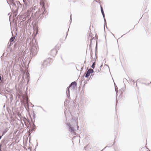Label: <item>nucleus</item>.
I'll return each instance as SVG.
<instances>
[{"label": "nucleus", "instance_id": "obj_1", "mask_svg": "<svg viewBox=\"0 0 151 151\" xmlns=\"http://www.w3.org/2000/svg\"><path fill=\"white\" fill-rule=\"evenodd\" d=\"M31 48L30 49L31 55L33 56L35 55L37 53L38 51V47L37 45L35 43L31 44Z\"/></svg>", "mask_w": 151, "mask_h": 151}, {"label": "nucleus", "instance_id": "obj_2", "mask_svg": "<svg viewBox=\"0 0 151 151\" xmlns=\"http://www.w3.org/2000/svg\"><path fill=\"white\" fill-rule=\"evenodd\" d=\"M77 83L76 82V81H74L72 82L69 85V86L67 88V90L66 93L67 95V97H68V98H70L69 89L71 87H72L74 89L75 88V87L77 86Z\"/></svg>", "mask_w": 151, "mask_h": 151}, {"label": "nucleus", "instance_id": "obj_3", "mask_svg": "<svg viewBox=\"0 0 151 151\" xmlns=\"http://www.w3.org/2000/svg\"><path fill=\"white\" fill-rule=\"evenodd\" d=\"M45 11V8L42 7L41 9H40L36 12L35 14V17H39L40 16V15H41V14H43L44 13Z\"/></svg>", "mask_w": 151, "mask_h": 151}, {"label": "nucleus", "instance_id": "obj_4", "mask_svg": "<svg viewBox=\"0 0 151 151\" xmlns=\"http://www.w3.org/2000/svg\"><path fill=\"white\" fill-rule=\"evenodd\" d=\"M66 124V125L68 126L69 131L70 132H72V133H73L75 132L74 128L72 127L71 125H70V123H67Z\"/></svg>", "mask_w": 151, "mask_h": 151}, {"label": "nucleus", "instance_id": "obj_5", "mask_svg": "<svg viewBox=\"0 0 151 151\" xmlns=\"http://www.w3.org/2000/svg\"><path fill=\"white\" fill-rule=\"evenodd\" d=\"M57 52V51L55 49H53L50 51L49 54L51 56L54 57L56 55Z\"/></svg>", "mask_w": 151, "mask_h": 151}, {"label": "nucleus", "instance_id": "obj_6", "mask_svg": "<svg viewBox=\"0 0 151 151\" xmlns=\"http://www.w3.org/2000/svg\"><path fill=\"white\" fill-rule=\"evenodd\" d=\"M89 71L88 70L87 71L86 75H85V76L86 78H88L89 76H90V73ZM84 76H83V77Z\"/></svg>", "mask_w": 151, "mask_h": 151}, {"label": "nucleus", "instance_id": "obj_7", "mask_svg": "<svg viewBox=\"0 0 151 151\" xmlns=\"http://www.w3.org/2000/svg\"><path fill=\"white\" fill-rule=\"evenodd\" d=\"M8 130V128H6L5 129L3 132L1 136H3L7 132Z\"/></svg>", "mask_w": 151, "mask_h": 151}, {"label": "nucleus", "instance_id": "obj_8", "mask_svg": "<svg viewBox=\"0 0 151 151\" xmlns=\"http://www.w3.org/2000/svg\"><path fill=\"white\" fill-rule=\"evenodd\" d=\"M4 145V141H1L0 144V151H2L1 147Z\"/></svg>", "mask_w": 151, "mask_h": 151}, {"label": "nucleus", "instance_id": "obj_9", "mask_svg": "<svg viewBox=\"0 0 151 151\" xmlns=\"http://www.w3.org/2000/svg\"><path fill=\"white\" fill-rule=\"evenodd\" d=\"M15 37H12L9 40V41L11 43L13 41H14V39H15Z\"/></svg>", "mask_w": 151, "mask_h": 151}, {"label": "nucleus", "instance_id": "obj_10", "mask_svg": "<svg viewBox=\"0 0 151 151\" xmlns=\"http://www.w3.org/2000/svg\"><path fill=\"white\" fill-rule=\"evenodd\" d=\"M104 29L105 30V26L106 25V27L107 28H108L106 26V19L105 18H104Z\"/></svg>", "mask_w": 151, "mask_h": 151}, {"label": "nucleus", "instance_id": "obj_11", "mask_svg": "<svg viewBox=\"0 0 151 151\" xmlns=\"http://www.w3.org/2000/svg\"><path fill=\"white\" fill-rule=\"evenodd\" d=\"M88 70L89 71V73H90V74L93 73L94 72L93 70L91 68L89 69Z\"/></svg>", "mask_w": 151, "mask_h": 151}, {"label": "nucleus", "instance_id": "obj_12", "mask_svg": "<svg viewBox=\"0 0 151 151\" xmlns=\"http://www.w3.org/2000/svg\"><path fill=\"white\" fill-rule=\"evenodd\" d=\"M95 65H96V63H95V62L93 63L91 67V68H92L93 69H94V68L95 67Z\"/></svg>", "mask_w": 151, "mask_h": 151}, {"label": "nucleus", "instance_id": "obj_13", "mask_svg": "<svg viewBox=\"0 0 151 151\" xmlns=\"http://www.w3.org/2000/svg\"><path fill=\"white\" fill-rule=\"evenodd\" d=\"M101 10L102 14L104 13V11L103 8L102 7L101 5Z\"/></svg>", "mask_w": 151, "mask_h": 151}, {"label": "nucleus", "instance_id": "obj_14", "mask_svg": "<svg viewBox=\"0 0 151 151\" xmlns=\"http://www.w3.org/2000/svg\"><path fill=\"white\" fill-rule=\"evenodd\" d=\"M10 91V89H9V88L7 89V88L6 89L5 88L4 90V92H6V91L7 92H9Z\"/></svg>", "mask_w": 151, "mask_h": 151}, {"label": "nucleus", "instance_id": "obj_15", "mask_svg": "<svg viewBox=\"0 0 151 151\" xmlns=\"http://www.w3.org/2000/svg\"><path fill=\"white\" fill-rule=\"evenodd\" d=\"M33 126L32 128V132L35 129V124H33Z\"/></svg>", "mask_w": 151, "mask_h": 151}, {"label": "nucleus", "instance_id": "obj_16", "mask_svg": "<svg viewBox=\"0 0 151 151\" xmlns=\"http://www.w3.org/2000/svg\"><path fill=\"white\" fill-rule=\"evenodd\" d=\"M24 5H23V7H24L25 6V7H26L27 6V2H25L24 3Z\"/></svg>", "mask_w": 151, "mask_h": 151}, {"label": "nucleus", "instance_id": "obj_17", "mask_svg": "<svg viewBox=\"0 0 151 151\" xmlns=\"http://www.w3.org/2000/svg\"><path fill=\"white\" fill-rule=\"evenodd\" d=\"M11 4L13 6H15V7H16V4L14 3V2H13V3H11Z\"/></svg>", "mask_w": 151, "mask_h": 151}, {"label": "nucleus", "instance_id": "obj_18", "mask_svg": "<svg viewBox=\"0 0 151 151\" xmlns=\"http://www.w3.org/2000/svg\"><path fill=\"white\" fill-rule=\"evenodd\" d=\"M127 81V80L125 78H124L123 79V81L124 83V82H125L126 81Z\"/></svg>", "mask_w": 151, "mask_h": 151}, {"label": "nucleus", "instance_id": "obj_19", "mask_svg": "<svg viewBox=\"0 0 151 151\" xmlns=\"http://www.w3.org/2000/svg\"><path fill=\"white\" fill-rule=\"evenodd\" d=\"M29 76L27 75V79H28L27 83H28V82L29 81Z\"/></svg>", "mask_w": 151, "mask_h": 151}, {"label": "nucleus", "instance_id": "obj_20", "mask_svg": "<svg viewBox=\"0 0 151 151\" xmlns=\"http://www.w3.org/2000/svg\"><path fill=\"white\" fill-rule=\"evenodd\" d=\"M17 4L18 5L19 4L20 5H21V4L20 3V2L19 1H17Z\"/></svg>", "mask_w": 151, "mask_h": 151}, {"label": "nucleus", "instance_id": "obj_21", "mask_svg": "<svg viewBox=\"0 0 151 151\" xmlns=\"http://www.w3.org/2000/svg\"><path fill=\"white\" fill-rule=\"evenodd\" d=\"M10 1L11 2V3H13V2H14V0H10Z\"/></svg>", "mask_w": 151, "mask_h": 151}, {"label": "nucleus", "instance_id": "obj_22", "mask_svg": "<svg viewBox=\"0 0 151 151\" xmlns=\"http://www.w3.org/2000/svg\"><path fill=\"white\" fill-rule=\"evenodd\" d=\"M48 60L49 59H48V60H45L44 62V64H45V63L46 62V61H48Z\"/></svg>", "mask_w": 151, "mask_h": 151}, {"label": "nucleus", "instance_id": "obj_23", "mask_svg": "<svg viewBox=\"0 0 151 151\" xmlns=\"http://www.w3.org/2000/svg\"><path fill=\"white\" fill-rule=\"evenodd\" d=\"M76 125L77 126V128L78 129V128H79V126H78V122H76Z\"/></svg>", "mask_w": 151, "mask_h": 151}, {"label": "nucleus", "instance_id": "obj_24", "mask_svg": "<svg viewBox=\"0 0 151 151\" xmlns=\"http://www.w3.org/2000/svg\"><path fill=\"white\" fill-rule=\"evenodd\" d=\"M102 14V15H103V17L104 18H105V16L104 13Z\"/></svg>", "mask_w": 151, "mask_h": 151}, {"label": "nucleus", "instance_id": "obj_25", "mask_svg": "<svg viewBox=\"0 0 151 151\" xmlns=\"http://www.w3.org/2000/svg\"><path fill=\"white\" fill-rule=\"evenodd\" d=\"M97 43H96V50L97 49Z\"/></svg>", "mask_w": 151, "mask_h": 151}, {"label": "nucleus", "instance_id": "obj_26", "mask_svg": "<svg viewBox=\"0 0 151 151\" xmlns=\"http://www.w3.org/2000/svg\"><path fill=\"white\" fill-rule=\"evenodd\" d=\"M35 114L34 113V115H33V118L34 119H35Z\"/></svg>", "mask_w": 151, "mask_h": 151}, {"label": "nucleus", "instance_id": "obj_27", "mask_svg": "<svg viewBox=\"0 0 151 151\" xmlns=\"http://www.w3.org/2000/svg\"><path fill=\"white\" fill-rule=\"evenodd\" d=\"M23 1L24 3L26 2V0H23Z\"/></svg>", "mask_w": 151, "mask_h": 151}, {"label": "nucleus", "instance_id": "obj_28", "mask_svg": "<svg viewBox=\"0 0 151 151\" xmlns=\"http://www.w3.org/2000/svg\"><path fill=\"white\" fill-rule=\"evenodd\" d=\"M70 20H71H71H72L71 14L70 16Z\"/></svg>", "mask_w": 151, "mask_h": 151}, {"label": "nucleus", "instance_id": "obj_29", "mask_svg": "<svg viewBox=\"0 0 151 151\" xmlns=\"http://www.w3.org/2000/svg\"><path fill=\"white\" fill-rule=\"evenodd\" d=\"M68 31H67V32H66L67 34H66V37L67 36V35H68Z\"/></svg>", "mask_w": 151, "mask_h": 151}, {"label": "nucleus", "instance_id": "obj_30", "mask_svg": "<svg viewBox=\"0 0 151 151\" xmlns=\"http://www.w3.org/2000/svg\"><path fill=\"white\" fill-rule=\"evenodd\" d=\"M1 76L0 75V81L1 80Z\"/></svg>", "mask_w": 151, "mask_h": 151}, {"label": "nucleus", "instance_id": "obj_31", "mask_svg": "<svg viewBox=\"0 0 151 151\" xmlns=\"http://www.w3.org/2000/svg\"><path fill=\"white\" fill-rule=\"evenodd\" d=\"M2 136H0V139L1 138Z\"/></svg>", "mask_w": 151, "mask_h": 151}, {"label": "nucleus", "instance_id": "obj_32", "mask_svg": "<svg viewBox=\"0 0 151 151\" xmlns=\"http://www.w3.org/2000/svg\"><path fill=\"white\" fill-rule=\"evenodd\" d=\"M37 146H38V143L37 142V145H36V147H37Z\"/></svg>", "mask_w": 151, "mask_h": 151}, {"label": "nucleus", "instance_id": "obj_33", "mask_svg": "<svg viewBox=\"0 0 151 151\" xmlns=\"http://www.w3.org/2000/svg\"><path fill=\"white\" fill-rule=\"evenodd\" d=\"M100 70H98V72H100Z\"/></svg>", "mask_w": 151, "mask_h": 151}, {"label": "nucleus", "instance_id": "obj_34", "mask_svg": "<svg viewBox=\"0 0 151 151\" xmlns=\"http://www.w3.org/2000/svg\"><path fill=\"white\" fill-rule=\"evenodd\" d=\"M65 118H66V120H67V117H66V115H65Z\"/></svg>", "mask_w": 151, "mask_h": 151}, {"label": "nucleus", "instance_id": "obj_35", "mask_svg": "<svg viewBox=\"0 0 151 151\" xmlns=\"http://www.w3.org/2000/svg\"><path fill=\"white\" fill-rule=\"evenodd\" d=\"M115 91H116V89L115 87Z\"/></svg>", "mask_w": 151, "mask_h": 151}, {"label": "nucleus", "instance_id": "obj_36", "mask_svg": "<svg viewBox=\"0 0 151 151\" xmlns=\"http://www.w3.org/2000/svg\"><path fill=\"white\" fill-rule=\"evenodd\" d=\"M147 149H148V151H150L149 150V149L148 148H147Z\"/></svg>", "mask_w": 151, "mask_h": 151}, {"label": "nucleus", "instance_id": "obj_37", "mask_svg": "<svg viewBox=\"0 0 151 151\" xmlns=\"http://www.w3.org/2000/svg\"><path fill=\"white\" fill-rule=\"evenodd\" d=\"M5 107V105H4V106L3 107Z\"/></svg>", "mask_w": 151, "mask_h": 151}, {"label": "nucleus", "instance_id": "obj_38", "mask_svg": "<svg viewBox=\"0 0 151 151\" xmlns=\"http://www.w3.org/2000/svg\"><path fill=\"white\" fill-rule=\"evenodd\" d=\"M93 75H94V74L93 75H91L90 76V77H91V76Z\"/></svg>", "mask_w": 151, "mask_h": 151}, {"label": "nucleus", "instance_id": "obj_39", "mask_svg": "<svg viewBox=\"0 0 151 151\" xmlns=\"http://www.w3.org/2000/svg\"><path fill=\"white\" fill-rule=\"evenodd\" d=\"M106 147H107V146H106V147H105V148H104V149H105V148H106Z\"/></svg>", "mask_w": 151, "mask_h": 151}, {"label": "nucleus", "instance_id": "obj_40", "mask_svg": "<svg viewBox=\"0 0 151 151\" xmlns=\"http://www.w3.org/2000/svg\"><path fill=\"white\" fill-rule=\"evenodd\" d=\"M91 42H92V41H91Z\"/></svg>", "mask_w": 151, "mask_h": 151}, {"label": "nucleus", "instance_id": "obj_41", "mask_svg": "<svg viewBox=\"0 0 151 151\" xmlns=\"http://www.w3.org/2000/svg\"><path fill=\"white\" fill-rule=\"evenodd\" d=\"M102 66V65L100 67H101Z\"/></svg>", "mask_w": 151, "mask_h": 151}, {"label": "nucleus", "instance_id": "obj_42", "mask_svg": "<svg viewBox=\"0 0 151 151\" xmlns=\"http://www.w3.org/2000/svg\"><path fill=\"white\" fill-rule=\"evenodd\" d=\"M76 69H77V70H78V69H77V68H76Z\"/></svg>", "mask_w": 151, "mask_h": 151}, {"label": "nucleus", "instance_id": "obj_43", "mask_svg": "<svg viewBox=\"0 0 151 151\" xmlns=\"http://www.w3.org/2000/svg\"><path fill=\"white\" fill-rule=\"evenodd\" d=\"M83 69V68H81V69Z\"/></svg>", "mask_w": 151, "mask_h": 151}, {"label": "nucleus", "instance_id": "obj_44", "mask_svg": "<svg viewBox=\"0 0 151 151\" xmlns=\"http://www.w3.org/2000/svg\"><path fill=\"white\" fill-rule=\"evenodd\" d=\"M0 94H1V93H0Z\"/></svg>", "mask_w": 151, "mask_h": 151}]
</instances>
